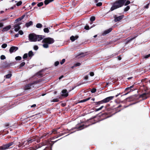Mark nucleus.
Here are the masks:
<instances>
[{
	"instance_id": "60",
	"label": "nucleus",
	"mask_w": 150,
	"mask_h": 150,
	"mask_svg": "<svg viewBox=\"0 0 150 150\" xmlns=\"http://www.w3.org/2000/svg\"><path fill=\"white\" fill-rule=\"evenodd\" d=\"M18 33L20 35H23V31L21 30H19L18 32Z\"/></svg>"
},
{
	"instance_id": "51",
	"label": "nucleus",
	"mask_w": 150,
	"mask_h": 150,
	"mask_svg": "<svg viewBox=\"0 0 150 150\" xmlns=\"http://www.w3.org/2000/svg\"><path fill=\"white\" fill-rule=\"evenodd\" d=\"M5 127L8 128L9 127L10 125L8 123H6L5 125Z\"/></svg>"
},
{
	"instance_id": "43",
	"label": "nucleus",
	"mask_w": 150,
	"mask_h": 150,
	"mask_svg": "<svg viewBox=\"0 0 150 150\" xmlns=\"http://www.w3.org/2000/svg\"><path fill=\"white\" fill-rule=\"evenodd\" d=\"M22 2L21 1H20L18 2L16 4V5L17 6H19L21 5L22 4Z\"/></svg>"
},
{
	"instance_id": "25",
	"label": "nucleus",
	"mask_w": 150,
	"mask_h": 150,
	"mask_svg": "<svg viewBox=\"0 0 150 150\" xmlns=\"http://www.w3.org/2000/svg\"><path fill=\"white\" fill-rule=\"evenodd\" d=\"M26 142L25 141L23 142H22L21 143H19V144L17 145L18 147H20L21 146H25V145H24V144H25Z\"/></svg>"
},
{
	"instance_id": "22",
	"label": "nucleus",
	"mask_w": 150,
	"mask_h": 150,
	"mask_svg": "<svg viewBox=\"0 0 150 150\" xmlns=\"http://www.w3.org/2000/svg\"><path fill=\"white\" fill-rule=\"evenodd\" d=\"M78 38L79 36L78 35H76L75 37L72 35L70 37V39L72 41H74L75 40Z\"/></svg>"
},
{
	"instance_id": "3",
	"label": "nucleus",
	"mask_w": 150,
	"mask_h": 150,
	"mask_svg": "<svg viewBox=\"0 0 150 150\" xmlns=\"http://www.w3.org/2000/svg\"><path fill=\"white\" fill-rule=\"evenodd\" d=\"M126 0H118L113 3L110 10L112 11L114 10L123 6Z\"/></svg>"
},
{
	"instance_id": "63",
	"label": "nucleus",
	"mask_w": 150,
	"mask_h": 150,
	"mask_svg": "<svg viewBox=\"0 0 150 150\" xmlns=\"http://www.w3.org/2000/svg\"><path fill=\"white\" fill-rule=\"evenodd\" d=\"M90 75L91 76H92L94 75V74L93 72H91L90 73Z\"/></svg>"
},
{
	"instance_id": "35",
	"label": "nucleus",
	"mask_w": 150,
	"mask_h": 150,
	"mask_svg": "<svg viewBox=\"0 0 150 150\" xmlns=\"http://www.w3.org/2000/svg\"><path fill=\"white\" fill-rule=\"evenodd\" d=\"M25 62H22L20 65H19V68H21L22 67H23V66L25 65Z\"/></svg>"
},
{
	"instance_id": "28",
	"label": "nucleus",
	"mask_w": 150,
	"mask_h": 150,
	"mask_svg": "<svg viewBox=\"0 0 150 150\" xmlns=\"http://www.w3.org/2000/svg\"><path fill=\"white\" fill-rule=\"evenodd\" d=\"M81 64L79 63H76L74 64L73 66L71 67L72 69H74V67L79 66L81 65Z\"/></svg>"
},
{
	"instance_id": "58",
	"label": "nucleus",
	"mask_w": 150,
	"mask_h": 150,
	"mask_svg": "<svg viewBox=\"0 0 150 150\" xmlns=\"http://www.w3.org/2000/svg\"><path fill=\"white\" fill-rule=\"evenodd\" d=\"M21 20V18H20L19 17V18H18L17 19H16V20H15V22L16 23H17V22H18V21H20Z\"/></svg>"
},
{
	"instance_id": "21",
	"label": "nucleus",
	"mask_w": 150,
	"mask_h": 150,
	"mask_svg": "<svg viewBox=\"0 0 150 150\" xmlns=\"http://www.w3.org/2000/svg\"><path fill=\"white\" fill-rule=\"evenodd\" d=\"M11 28V26L10 25L6 26L3 29L2 31L3 32L9 30Z\"/></svg>"
},
{
	"instance_id": "7",
	"label": "nucleus",
	"mask_w": 150,
	"mask_h": 150,
	"mask_svg": "<svg viewBox=\"0 0 150 150\" xmlns=\"http://www.w3.org/2000/svg\"><path fill=\"white\" fill-rule=\"evenodd\" d=\"M59 140V139L56 140L55 141H45L43 142L40 143L39 145L38 146V148H40L43 146L48 144H49L51 146V147H52L53 144Z\"/></svg>"
},
{
	"instance_id": "57",
	"label": "nucleus",
	"mask_w": 150,
	"mask_h": 150,
	"mask_svg": "<svg viewBox=\"0 0 150 150\" xmlns=\"http://www.w3.org/2000/svg\"><path fill=\"white\" fill-rule=\"evenodd\" d=\"M36 116V117H37V118L40 117V114H36L35 115H33L32 116V117H33V116Z\"/></svg>"
},
{
	"instance_id": "47",
	"label": "nucleus",
	"mask_w": 150,
	"mask_h": 150,
	"mask_svg": "<svg viewBox=\"0 0 150 150\" xmlns=\"http://www.w3.org/2000/svg\"><path fill=\"white\" fill-rule=\"evenodd\" d=\"M43 150H52L51 147H46Z\"/></svg>"
},
{
	"instance_id": "32",
	"label": "nucleus",
	"mask_w": 150,
	"mask_h": 150,
	"mask_svg": "<svg viewBox=\"0 0 150 150\" xmlns=\"http://www.w3.org/2000/svg\"><path fill=\"white\" fill-rule=\"evenodd\" d=\"M60 98H55V99H53L51 101V102H58L59 101V99Z\"/></svg>"
},
{
	"instance_id": "18",
	"label": "nucleus",
	"mask_w": 150,
	"mask_h": 150,
	"mask_svg": "<svg viewBox=\"0 0 150 150\" xmlns=\"http://www.w3.org/2000/svg\"><path fill=\"white\" fill-rule=\"evenodd\" d=\"M21 24V23H18L14 25V28H15V30L16 32L18 31L21 28V27L20 25Z\"/></svg>"
},
{
	"instance_id": "50",
	"label": "nucleus",
	"mask_w": 150,
	"mask_h": 150,
	"mask_svg": "<svg viewBox=\"0 0 150 150\" xmlns=\"http://www.w3.org/2000/svg\"><path fill=\"white\" fill-rule=\"evenodd\" d=\"M0 58L1 60H4L6 59V57L4 55H2L1 56Z\"/></svg>"
},
{
	"instance_id": "16",
	"label": "nucleus",
	"mask_w": 150,
	"mask_h": 150,
	"mask_svg": "<svg viewBox=\"0 0 150 150\" xmlns=\"http://www.w3.org/2000/svg\"><path fill=\"white\" fill-rule=\"evenodd\" d=\"M18 49V47L15 46H12L9 49V52L11 53L13 52L16 51Z\"/></svg>"
},
{
	"instance_id": "36",
	"label": "nucleus",
	"mask_w": 150,
	"mask_h": 150,
	"mask_svg": "<svg viewBox=\"0 0 150 150\" xmlns=\"http://www.w3.org/2000/svg\"><path fill=\"white\" fill-rule=\"evenodd\" d=\"M48 44V43H45L43 45V46L45 48H47L49 47Z\"/></svg>"
},
{
	"instance_id": "64",
	"label": "nucleus",
	"mask_w": 150,
	"mask_h": 150,
	"mask_svg": "<svg viewBox=\"0 0 150 150\" xmlns=\"http://www.w3.org/2000/svg\"><path fill=\"white\" fill-rule=\"evenodd\" d=\"M25 16V15H23L22 16H21V17H20V18H21V20H22L24 18Z\"/></svg>"
},
{
	"instance_id": "56",
	"label": "nucleus",
	"mask_w": 150,
	"mask_h": 150,
	"mask_svg": "<svg viewBox=\"0 0 150 150\" xmlns=\"http://www.w3.org/2000/svg\"><path fill=\"white\" fill-rule=\"evenodd\" d=\"M59 62L58 61H56L54 63V66H57L59 64Z\"/></svg>"
},
{
	"instance_id": "20",
	"label": "nucleus",
	"mask_w": 150,
	"mask_h": 150,
	"mask_svg": "<svg viewBox=\"0 0 150 150\" xmlns=\"http://www.w3.org/2000/svg\"><path fill=\"white\" fill-rule=\"evenodd\" d=\"M112 28H110L108 29L105 30L104 32L103 33L102 35H104L107 34L109 33H110L112 30Z\"/></svg>"
},
{
	"instance_id": "1",
	"label": "nucleus",
	"mask_w": 150,
	"mask_h": 150,
	"mask_svg": "<svg viewBox=\"0 0 150 150\" xmlns=\"http://www.w3.org/2000/svg\"><path fill=\"white\" fill-rule=\"evenodd\" d=\"M43 81L44 79H40L35 81H33L32 82L26 84L24 87V89L26 91L33 88L35 85L40 83Z\"/></svg>"
},
{
	"instance_id": "10",
	"label": "nucleus",
	"mask_w": 150,
	"mask_h": 150,
	"mask_svg": "<svg viewBox=\"0 0 150 150\" xmlns=\"http://www.w3.org/2000/svg\"><path fill=\"white\" fill-rule=\"evenodd\" d=\"M150 96L149 93H145L140 95L139 96V98H142V100H145L147 99L148 97Z\"/></svg>"
},
{
	"instance_id": "13",
	"label": "nucleus",
	"mask_w": 150,
	"mask_h": 150,
	"mask_svg": "<svg viewBox=\"0 0 150 150\" xmlns=\"http://www.w3.org/2000/svg\"><path fill=\"white\" fill-rule=\"evenodd\" d=\"M124 17V15H122L121 16H119L118 17L116 15H115L114 16V21L115 22H117V21H120L122 19V18Z\"/></svg>"
},
{
	"instance_id": "31",
	"label": "nucleus",
	"mask_w": 150,
	"mask_h": 150,
	"mask_svg": "<svg viewBox=\"0 0 150 150\" xmlns=\"http://www.w3.org/2000/svg\"><path fill=\"white\" fill-rule=\"evenodd\" d=\"M12 74H9L6 75L4 77L6 79H9L11 76Z\"/></svg>"
},
{
	"instance_id": "8",
	"label": "nucleus",
	"mask_w": 150,
	"mask_h": 150,
	"mask_svg": "<svg viewBox=\"0 0 150 150\" xmlns=\"http://www.w3.org/2000/svg\"><path fill=\"white\" fill-rule=\"evenodd\" d=\"M54 41V39L52 38L48 37L43 39L42 41L43 43H48L49 44H52Z\"/></svg>"
},
{
	"instance_id": "49",
	"label": "nucleus",
	"mask_w": 150,
	"mask_h": 150,
	"mask_svg": "<svg viewBox=\"0 0 150 150\" xmlns=\"http://www.w3.org/2000/svg\"><path fill=\"white\" fill-rule=\"evenodd\" d=\"M7 46V45L6 44H4L1 45V47L3 48H5Z\"/></svg>"
},
{
	"instance_id": "6",
	"label": "nucleus",
	"mask_w": 150,
	"mask_h": 150,
	"mask_svg": "<svg viewBox=\"0 0 150 150\" xmlns=\"http://www.w3.org/2000/svg\"><path fill=\"white\" fill-rule=\"evenodd\" d=\"M35 141H36L38 143L40 142V140L39 139V137L37 136H35L29 138L27 141H25V144L29 145L30 144Z\"/></svg>"
},
{
	"instance_id": "2",
	"label": "nucleus",
	"mask_w": 150,
	"mask_h": 150,
	"mask_svg": "<svg viewBox=\"0 0 150 150\" xmlns=\"http://www.w3.org/2000/svg\"><path fill=\"white\" fill-rule=\"evenodd\" d=\"M45 37L42 35H36L34 33H30L28 36L29 40L31 42L39 41L42 40Z\"/></svg>"
},
{
	"instance_id": "53",
	"label": "nucleus",
	"mask_w": 150,
	"mask_h": 150,
	"mask_svg": "<svg viewBox=\"0 0 150 150\" xmlns=\"http://www.w3.org/2000/svg\"><path fill=\"white\" fill-rule=\"evenodd\" d=\"M102 3L101 2H99L97 3L96 5L97 6H100L102 5Z\"/></svg>"
},
{
	"instance_id": "11",
	"label": "nucleus",
	"mask_w": 150,
	"mask_h": 150,
	"mask_svg": "<svg viewBox=\"0 0 150 150\" xmlns=\"http://www.w3.org/2000/svg\"><path fill=\"white\" fill-rule=\"evenodd\" d=\"M134 86V85H133L129 87L126 88L125 89V92H126V93L125 95H127L129 93L133 91L134 89H132V88H133Z\"/></svg>"
},
{
	"instance_id": "5",
	"label": "nucleus",
	"mask_w": 150,
	"mask_h": 150,
	"mask_svg": "<svg viewBox=\"0 0 150 150\" xmlns=\"http://www.w3.org/2000/svg\"><path fill=\"white\" fill-rule=\"evenodd\" d=\"M92 120H93V119H92L88 120V122H86L85 124L81 125V124H78L76 125L74 128L75 129H78V130H81L85 128H86L90 125H91L92 124H93V123L90 124L89 123L90 121Z\"/></svg>"
},
{
	"instance_id": "61",
	"label": "nucleus",
	"mask_w": 150,
	"mask_h": 150,
	"mask_svg": "<svg viewBox=\"0 0 150 150\" xmlns=\"http://www.w3.org/2000/svg\"><path fill=\"white\" fill-rule=\"evenodd\" d=\"M34 49L35 50H37L38 49V46L35 45L34 47Z\"/></svg>"
},
{
	"instance_id": "27",
	"label": "nucleus",
	"mask_w": 150,
	"mask_h": 150,
	"mask_svg": "<svg viewBox=\"0 0 150 150\" xmlns=\"http://www.w3.org/2000/svg\"><path fill=\"white\" fill-rule=\"evenodd\" d=\"M34 54L32 51H30L28 53V56L29 57H32Z\"/></svg>"
},
{
	"instance_id": "39",
	"label": "nucleus",
	"mask_w": 150,
	"mask_h": 150,
	"mask_svg": "<svg viewBox=\"0 0 150 150\" xmlns=\"http://www.w3.org/2000/svg\"><path fill=\"white\" fill-rule=\"evenodd\" d=\"M136 37H137V36H136L134 37L133 38H131L128 40H127V43L131 41H132V40H133Z\"/></svg>"
},
{
	"instance_id": "26",
	"label": "nucleus",
	"mask_w": 150,
	"mask_h": 150,
	"mask_svg": "<svg viewBox=\"0 0 150 150\" xmlns=\"http://www.w3.org/2000/svg\"><path fill=\"white\" fill-rule=\"evenodd\" d=\"M134 98L133 96H131L126 98L127 101H131L134 100Z\"/></svg>"
},
{
	"instance_id": "19",
	"label": "nucleus",
	"mask_w": 150,
	"mask_h": 150,
	"mask_svg": "<svg viewBox=\"0 0 150 150\" xmlns=\"http://www.w3.org/2000/svg\"><path fill=\"white\" fill-rule=\"evenodd\" d=\"M43 72V70H41L36 74L37 76L39 78H41L44 76V74L41 73Z\"/></svg>"
},
{
	"instance_id": "45",
	"label": "nucleus",
	"mask_w": 150,
	"mask_h": 150,
	"mask_svg": "<svg viewBox=\"0 0 150 150\" xmlns=\"http://www.w3.org/2000/svg\"><path fill=\"white\" fill-rule=\"evenodd\" d=\"M28 57V54L27 53L25 54L23 57V58L24 59L27 58Z\"/></svg>"
},
{
	"instance_id": "9",
	"label": "nucleus",
	"mask_w": 150,
	"mask_h": 150,
	"mask_svg": "<svg viewBox=\"0 0 150 150\" xmlns=\"http://www.w3.org/2000/svg\"><path fill=\"white\" fill-rule=\"evenodd\" d=\"M13 144V142H12L7 144L3 145L0 146V150H5L7 149Z\"/></svg>"
},
{
	"instance_id": "34",
	"label": "nucleus",
	"mask_w": 150,
	"mask_h": 150,
	"mask_svg": "<svg viewBox=\"0 0 150 150\" xmlns=\"http://www.w3.org/2000/svg\"><path fill=\"white\" fill-rule=\"evenodd\" d=\"M43 30L44 32L45 33H48L49 32V30L48 28H45Z\"/></svg>"
},
{
	"instance_id": "55",
	"label": "nucleus",
	"mask_w": 150,
	"mask_h": 150,
	"mask_svg": "<svg viewBox=\"0 0 150 150\" xmlns=\"http://www.w3.org/2000/svg\"><path fill=\"white\" fill-rule=\"evenodd\" d=\"M84 29L87 30H88L90 29L89 26L88 25H86L84 27Z\"/></svg>"
},
{
	"instance_id": "41",
	"label": "nucleus",
	"mask_w": 150,
	"mask_h": 150,
	"mask_svg": "<svg viewBox=\"0 0 150 150\" xmlns=\"http://www.w3.org/2000/svg\"><path fill=\"white\" fill-rule=\"evenodd\" d=\"M95 16H91L90 18V20L91 22H93L95 20Z\"/></svg>"
},
{
	"instance_id": "54",
	"label": "nucleus",
	"mask_w": 150,
	"mask_h": 150,
	"mask_svg": "<svg viewBox=\"0 0 150 150\" xmlns=\"http://www.w3.org/2000/svg\"><path fill=\"white\" fill-rule=\"evenodd\" d=\"M150 57V54H148V55H145L144 56V58L145 59H147Z\"/></svg>"
},
{
	"instance_id": "48",
	"label": "nucleus",
	"mask_w": 150,
	"mask_h": 150,
	"mask_svg": "<svg viewBox=\"0 0 150 150\" xmlns=\"http://www.w3.org/2000/svg\"><path fill=\"white\" fill-rule=\"evenodd\" d=\"M15 59L16 60H20L21 59V57L19 56H17L15 58Z\"/></svg>"
},
{
	"instance_id": "15",
	"label": "nucleus",
	"mask_w": 150,
	"mask_h": 150,
	"mask_svg": "<svg viewBox=\"0 0 150 150\" xmlns=\"http://www.w3.org/2000/svg\"><path fill=\"white\" fill-rule=\"evenodd\" d=\"M91 103L95 107H97L99 106L100 104H103L101 100L98 102H93Z\"/></svg>"
},
{
	"instance_id": "29",
	"label": "nucleus",
	"mask_w": 150,
	"mask_h": 150,
	"mask_svg": "<svg viewBox=\"0 0 150 150\" xmlns=\"http://www.w3.org/2000/svg\"><path fill=\"white\" fill-rule=\"evenodd\" d=\"M49 134V133H44V134H43V135L42 136H41L40 138L39 137V139H41L42 138H46V136L48 134Z\"/></svg>"
},
{
	"instance_id": "42",
	"label": "nucleus",
	"mask_w": 150,
	"mask_h": 150,
	"mask_svg": "<svg viewBox=\"0 0 150 150\" xmlns=\"http://www.w3.org/2000/svg\"><path fill=\"white\" fill-rule=\"evenodd\" d=\"M43 5V3L42 2L39 3L37 4V6L38 7H40Z\"/></svg>"
},
{
	"instance_id": "38",
	"label": "nucleus",
	"mask_w": 150,
	"mask_h": 150,
	"mask_svg": "<svg viewBox=\"0 0 150 150\" xmlns=\"http://www.w3.org/2000/svg\"><path fill=\"white\" fill-rule=\"evenodd\" d=\"M136 37H137V36H136L134 37L133 38H131L128 40H127V43L131 41H132V40H133Z\"/></svg>"
},
{
	"instance_id": "4",
	"label": "nucleus",
	"mask_w": 150,
	"mask_h": 150,
	"mask_svg": "<svg viewBox=\"0 0 150 150\" xmlns=\"http://www.w3.org/2000/svg\"><path fill=\"white\" fill-rule=\"evenodd\" d=\"M110 105L109 104H108L106 105V106L105 107V109L108 111H109V113H111L112 112H114L115 110L116 111V112H115L113 113H112L111 115H108V117H109L110 116L114 114L116 112H118L119 111H120V110L124 108H126L127 107V106H122V105H119L117 108H115V110L114 109H111V108H108V107Z\"/></svg>"
},
{
	"instance_id": "33",
	"label": "nucleus",
	"mask_w": 150,
	"mask_h": 150,
	"mask_svg": "<svg viewBox=\"0 0 150 150\" xmlns=\"http://www.w3.org/2000/svg\"><path fill=\"white\" fill-rule=\"evenodd\" d=\"M42 27V25L41 23H38L36 25V27L38 28H40Z\"/></svg>"
},
{
	"instance_id": "14",
	"label": "nucleus",
	"mask_w": 150,
	"mask_h": 150,
	"mask_svg": "<svg viewBox=\"0 0 150 150\" xmlns=\"http://www.w3.org/2000/svg\"><path fill=\"white\" fill-rule=\"evenodd\" d=\"M13 64V63H8L6 62L3 63L2 67L4 68H6L10 67Z\"/></svg>"
},
{
	"instance_id": "30",
	"label": "nucleus",
	"mask_w": 150,
	"mask_h": 150,
	"mask_svg": "<svg viewBox=\"0 0 150 150\" xmlns=\"http://www.w3.org/2000/svg\"><path fill=\"white\" fill-rule=\"evenodd\" d=\"M90 98H91L90 97H88V98H87L86 99H84L81 100L80 101V102L83 103V102H85L89 100H90Z\"/></svg>"
},
{
	"instance_id": "62",
	"label": "nucleus",
	"mask_w": 150,
	"mask_h": 150,
	"mask_svg": "<svg viewBox=\"0 0 150 150\" xmlns=\"http://www.w3.org/2000/svg\"><path fill=\"white\" fill-rule=\"evenodd\" d=\"M66 134L65 132L61 133V134H59L58 135V137H60L61 136H62V135L64 134Z\"/></svg>"
},
{
	"instance_id": "59",
	"label": "nucleus",
	"mask_w": 150,
	"mask_h": 150,
	"mask_svg": "<svg viewBox=\"0 0 150 150\" xmlns=\"http://www.w3.org/2000/svg\"><path fill=\"white\" fill-rule=\"evenodd\" d=\"M65 59H62V61L60 62V64L62 65V64L65 62Z\"/></svg>"
},
{
	"instance_id": "12",
	"label": "nucleus",
	"mask_w": 150,
	"mask_h": 150,
	"mask_svg": "<svg viewBox=\"0 0 150 150\" xmlns=\"http://www.w3.org/2000/svg\"><path fill=\"white\" fill-rule=\"evenodd\" d=\"M114 96H111L104 99L101 100L102 103H106L109 102L110 101L112 100L114 98Z\"/></svg>"
},
{
	"instance_id": "44",
	"label": "nucleus",
	"mask_w": 150,
	"mask_h": 150,
	"mask_svg": "<svg viewBox=\"0 0 150 150\" xmlns=\"http://www.w3.org/2000/svg\"><path fill=\"white\" fill-rule=\"evenodd\" d=\"M96 91V88H93L91 90V92L92 93H95Z\"/></svg>"
},
{
	"instance_id": "23",
	"label": "nucleus",
	"mask_w": 150,
	"mask_h": 150,
	"mask_svg": "<svg viewBox=\"0 0 150 150\" xmlns=\"http://www.w3.org/2000/svg\"><path fill=\"white\" fill-rule=\"evenodd\" d=\"M33 22L32 21H30L29 22L25 24V26L27 27H28L30 26V25H33Z\"/></svg>"
},
{
	"instance_id": "24",
	"label": "nucleus",
	"mask_w": 150,
	"mask_h": 150,
	"mask_svg": "<svg viewBox=\"0 0 150 150\" xmlns=\"http://www.w3.org/2000/svg\"><path fill=\"white\" fill-rule=\"evenodd\" d=\"M54 1V0H45L44 1V4L45 5H47Z\"/></svg>"
},
{
	"instance_id": "17",
	"label": "nucleus",
	"mask_w": 150,
	"mask_h": 150,
	"mask_svg": "<svg viewBox=\"0 0 150 150\" xmlns=\"http://www.w3.org/2000/svg\"><path fill=\"white\" fill-rule=\"evenodd\" d=\"M67 90L66 89L63 90L62 92L63 93L62 94L61 96L62 97H67L69 95L68 93L67 92Z\"/></svg>"
},
{
	"instance_id": "40",
	"label": "nucleus",
	"mask_w": 150,
	"mask_h": 150,
	"mask_svg": "<svg viewBox=\"0 0 150 150\" xmlns=\"http://www.w3.org/2000/svg\"><path fill=\"white\" fill-rule=\"evenodd\" d=\"M104 107V106L102 105V106H101L99 108H98L97 109H96L95 111H99V110H101Z\"/></svg>"
},
{
	"instance_id": "52",
	"label": "nucleus",
	"mask_w": 150,
	"mask_h": 150,
	"mask_svg": "<svg viewBox=\"0 0 150 150\" xmlns=\"http://www.w3.org/2000/svg\"><path fill=\"white\" fill-rule=\"evenodd\" d=\"M130 1L129 0H127L126 1V3H125V6H127L129 4H130Z\"/></svg>"
},
{
	"instance_id": "46",
	"label": "nucleus",
	"mask_w": 150,
	"mask_h": 150,
	"mask_svg": "<svg viewBox=\"0 0 150 150\" xmlns=\"http://www.w3.org/2000/svg\"><path fill=\"white\" fill-rule=\"evenodd\" d=\"M52 133L54 134H57L58 133L57 132V130L55 129H53L52 130Z\"/></svg>"
},
{
	"instance_id": "37",
	"label": "nucleus",
	"mask_w": 150,
	"mask_h": 150,
	"mask_svg": "<svg viewBox=\"0 0 150 150\" xmlns=\"http://www.w3.org/2000/svg\"><path fill=\"white\" fill-rule=\"evenodd\" d=\"M130 9V7L129 6H127L124 9V11H127L129 10Z\"/></svg>"
}]
</instances>
